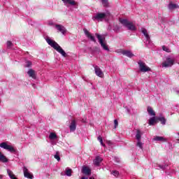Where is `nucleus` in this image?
I'll list each match as a JSON object with an SVG mask.
<instances>
[{
  "instance_id": "41",
  "label": "nucleus",
  "mask_w": 179,
  "mask_h": 179,
  "mask_svg": "<svg viewBox=\"0 0 179 179\" xmlns=\"http://www.w3.org/2000/svg\"><path fill=\"white\" fill-rule=\"evenodd\" d=\"M80 179H87V177L83 176Z\"/></svg>"
},
{
  "instance_id": "14",
  "label": "nucleus",
  "mask_w": 179,
  "mask_h": 179,
  "mask_svg": "<svg viewBox=\"0 0 179 179\" xmlns=\"http://www.w3.org/2000/svg\"><path fill=\"white\" fill-rule=\"evenodd\" d=\"M82 173L85 174V176H90L92 174V170H90V167L84 166L82 169Z\"/></svg>"
},
{
  "instance_id": "17",
  "label": "nucleus",
  "mask_w": 179,
  "mask_h": 179,
  "mask_svg": "<svg viewBox=\"0 0 179 179\" xmlns=\"http://www.w3.org/2000/svg\"><path fill=\"white\" fill-rule=\"evenodd\" d=\"M27 74L29 75V76L30 78H32L33 79H36V71L34 70H33L32 69H30L27 71Z\"/></svg>"
},
{
  "instance_id": "20",
  "label": "nucleus",
  "mask_w": 179,
  "mask_h": 179,
  "mask_svg": "<svg viewBox=\"0 0 179 179\" xmlns=\"http://www.w3.org/2000/svg\"><path fill=\"white\" fill-rule=\"evenodd\" d=\"M64 3H69V5H72V6H75L76 5V1L73 0H62Z\"/></svg>"
},
{
  "instance_id": "37",
  "label": "nucleus",
  "mask_w": 179,
  "mask_h": 179,
  "mask_svg": "<svg viewBox=\"0 0 179 179\" xmlns=\"http://www.w3.org/2000/svg\"><path fill=\"white\" fill-rule=\"evenodd\" d=\"M114 124H115V126H114V129H117V127H118V120H117V119H115L114 120Z\"/></svg>"
},
{
  "instance_id": "24",
  "label": "nucleus",
  "mask_w": 179,
  "mask_h": 179,
  "mask_svg": "<svg viewBox=\"0 0 179 179\" xmlns=\"http://www.w3.org/2000/svg\"><path fill=\"white\" fill-rule=\"evenodd\" d=\"M168 8L170 10H173V9H176V8H178V6L176 3H173V2L169 3Z\"/></svg>"
},
{
  "instance_id": "23",
  "label": "nucleus",
  "mask_w": 179,
  "mask_h": 179,
  "mask_svg": "<svg viewBox=\"0 0 179 179\" xmlns=\"http://www.w3.org/2000/svg\"><path fill=\"white\" fill-rule=\"evenodd\" d=\"M0 162H2L3 163L8 162V158L5 155L2 154L0 151Z\"/></svg>"
},
{
  "instance_id": "1",
  "label": "nucleus",
  "mask_w": 179,
  "mask_h": 179,
  "mask_svg": "<svg viewBox=\"0 0 179 179\" xmlns=\"http://www.w3.org/2000/svg\"><path fill=\"white\" fill-rule=\"evenodd\" d=\"M45 40L46 43H48L49 45H51L52 48H54V50L57 51V52L61 54L64 57H68V55H66L65 50H64V49H62V48H61L60 45L57 42H55V41L52 40L51 38H50V37H47Z\"/></svg>"
},
{
  "instance_id": "35",
  "label": "nucleus",
  "mask_w": 179,
  "mask_h": 179,
  "mask_svg": "<svg viewBox=\"0 0 179 179\" xmlns=\"http://www.w3.org/2000/svg\"><path fill=\"white\" fill-rule=\"evenodd\" d=\"M12 45H13V43H12V41H7V48H12Z\"/></svg>"
},
{
  "instance_id": "40",
  "label": "nucleus",
  "mask_w": 179,
  "mask_h": 179,
  "mask_svg": "<svg viewBox=\"0 0 179 179\" xmlns=\"http://www.w3.org/2000/svg\"><path fill=\"white\" fill-rule=\"evenodd\" d=\"M115 162H116V163H120V158L115 157Z\"/></svg>"
},
{
  "instance_id": "8",
  "label": "nucleus",
  "mask_w": 179,
  "mask_h": 179,
  "mask_svg": "<svg viewBox=\"0 0 179 179\" xmlns=\"http://www.w3.org/2000/svg\"><path fill=\"white\" fill-rule=\"evenodd\" d=\"M116 52H117V54H122V55H125L126 57H128V58H132V57H134V55L131 50L119 49L116 51Z\"/></svg>"
},
{
  "instance_id": "19",
  "label": "nucleus",
  "mask_w": 179,
  "mask_h": 179,
  "mask_svg": "<svg viewBox=\"0 0 179 179\" xmlns=\"http://www.w3.org/2000/svg\"><path fill=\"white\" fill-rule=\"evenodd\" d=\"M154 141H157V142H166V140L163 136H156L154 137Z\"/></svg>"
},
{
  "instance_id": "21",
  "label": "nucleus",
  "mask_w": 179,
  "mask_h": 179,
  "mask_svg": "<svg viewBox=\"0 0 179 179\" xmlns=\"http://www.w3.org/2000/svg\"><path fill=\"white\" fill-rule=\"evenodd\" d=\"M157 121H160L162 125H166V122L167 120L164 118V117H157Z\"/></svg>"
},
{
  "instance_id": "34",
  "label": "nucleus",
  "mask_w": 179,
  "mask_h": 179,
  "mask_svg": "<svg viewBox=\"0 0 179 179\" xmlns=\"http://www.w3.org/2000/svg\"><path fill=\"white\" fill-rule=\"evenodd\" d=\"M32 65V63L31 61H27L25 68H30V66Z\"/></svg>"
},
{
  "instance_id": "4",
  "label": "nucleus",
  "mask_w": 179,
  "mask_h": 179,
  "mask_svg": "<svg viewBox=\"0 0 179 179\" xmlns=\"http://www.w3.org/2000/svg\"><path fill=\"white\" fill-rule=\"evenodd\" d=\"M120 23L123 24V26L127 27L128 30H131L132 31H135V30H136L135 25H134L132 22H130L127 19L120 20Z\"/></svg>"
},
{
  "instance_id": "22",
  "label": "nucleus",
  "mask_w": 179,
  "mask_h": 179,
  "mask_svg": "<svg viewBox=\"0 0 179 179\" xmlns=\"http://www.w3.org/2000/svg\"><path fill=\"white\" fill-rule=\"evenodd\" d=\"M147 111L149 115H152V116L156 115V113L155 112V110H153V108H152V107L150 106L148 107Z\"/></svg>"
},
{
  "instance_id": "43",
  "label": "nucleus",
  "mask_w": 179,
  "mask_h": 179,
  "mask_svg": "<svg viewBox=\"0 0 179 179\" xmlns=\"http://www.w3.org/2000/svg\"><path fill=\"white\" fill-rule=\"evenodd\" d=\"M90 179H94V177H90Z\"/></svg>"
},
{
  "instance_id": "25",
  "label": "nucleus",
  "mask_w": 179,
  "mask_h": 179,
  "mask_svg": "<svg viewBox=\"0 0 179 179\" xmlns=\"http://www.w3.org/2000/svg\"><path fill=\"white\" fill-rule=\"evenodd\" d=\"M142 131L141 130L137 129L136 134V138L137 141H141V138H142Z\"/></svg>"
},
{
  "instance_id": "29",
  "label": "nucleus",
  "mask_w": 179,
  "mask_h": 179,
  "mask_svg": "<svg viewBox=\"0 0 179 179\" xmlns=\"http://www.w3.org/2000/svg\"><path fill=\"white\" fill-rule=\"evenodd\" d=\"M97 139L100 142L101 146H106V144L103 143V138L101 137V136H98Z\"/></svg>"
},
{
  "instance_id": "42",
  "label": "nucleus",
  "mask_w": 179,
  "mask_h": 179,
  "mask_svg": "<svg viewBox=\"0 0 179 179\" xmlns=\"http://www.w3.org/2000/svg\"><path fill=\"white\" fill-rule=\"evenodd\" d=\"M3 176L0 175V179H3Z\"/></svg>"
},
{
  "instance_id": "27",
  "label": "nucleus",
  "mask_w": 179,
  "mask_h": 179,
  "mask_svg": "<svg viewBox=\"0 0 179 179\" xmlns=\"http://www.w3.org/2000/svg\"><path fill=\"white\" fill-rule=\"evenodd\" d=\"M101 2L104 8H108V0H101Z\"/></svg>"
},
{
  "instance_id": "9",
  "label": "nucleus",
  "mask_w": 179,
  "mask_h": 179,
  "mask_svg": "<svg viewBox=\"0 0 179 179\" xmlns=\"http://www.w3.org/2000/svg\"><path fill=\"white\" fill-rule=\"evenodd\" d=\"M141 33L145 36L146 41L145 44H150L152 43V41L150 40V36H149V34L148 33V29L145 28H141Z\"/></svg>"
},
{
  "instance_id": "3",
  "label": "nucleus",
  "mask_w": 179,
  "mask_h": 179,
  "mask_svg": "<svg viewBox=\"0 0 179 179\" xmlns=\"http://www.w3.org/2000/svg\"><path fill=\"white\" fill-rule=\"evenodd\" d=\"M95 36L96 38L98 39V41L102 48L105 50V51H110V49H108V46L107 45V43L104 41H106V36L104 35H100L99 34H95Z\"/></svg>"
},
{
  "instance_id": "18",
  "label": "nucleus",
  "mask_w": 179,
  "mask_h": 179,
  "mask_svg": "<svg viewBox=\"0 0 179 179\" xmlns=\"http://www.w3.org/2000/svg\"><path fill=\"white\" fill-rule=\"evenodd\" d=\"M157 117H152L149 120V125H155V124H157Z\"/></svg>"
},
{
  "instance_id": "32",
  "label": "nucleus",
  "mask_w": 179,
  "mask_h": 179,
  "mask_svg": "<svg viewBox=\"0 0 179 179\" xmlns=\"http://www.w3.org/2000/svg\"><path fill=\"white\" fill-rule=\"evenodd\" d=\"M138 142H137V146H138V148H140V149H143V143L142 142H141V140H137Z\"/></svg>"
},
{
  "instance_id": "6",
  "label": "nucleus",
  "mask_w": 179,
  "mask_h": 179,
  "mask_svg": "<svg viewBox=\"0 0 179 179\" xmlns=\"http://www.w3.org/2000/svg\"><path fill=\"white\" fill-rule=\"evenodd\" d=\"M138 64L141 72H150L152 71V69L149 66H146V64L141 60H139Z\"/></svg>"
},
{
  "instance_id": "26",
  "label": "nucleus",
  "mask_w": 179,
  "mask_h": 179,
  "mask_svg": "<svg viewBox=\"0 0 179 179\" xmlns=\"http://www.w3.org/2000/svg\"><path fill=\"white\" fill-rule=\"evenodd\" d=\"M49 138L51 141H54L55 139H58V136H57V134L54 132H51L49 135Z\"/></svg>"
},
{
  "instance_id": "7",
  "label": "nucleus",
  "mask_w": 179,
  "mask_h": 179,
  "mask_svg": "<svg viewBox=\"0 0 179 179\" xmlns=\"http://www.w3.org/2000/svg\"><path fill=\"white\" fill-rule=\"evenodd\" d=\"M0 148H2L6 150H8V152H10V153H16V149H15L13 146L8 145V143L6 142L0 143Z\"/></svg>"
},
{
  "instance_id": "11",
  "label": "nucleus",
  "mask_w": 179,
  "mask_h": 179,
  "mask_svg": "<svg viewBox=\"0 0 179 179\" xmlns=\"http://www.w3.org/2000/svg\"><path fill=\"white\" fill-rule=\"evenodd\" d=\"M94 68L96 76H99V78H103V76H104V73H103L101 69H100L99 66H94Z\"/></svg>"
},
{
  "instance_id": "12",
  "label": "nucleus",
  "mask_w": 179,
  "mask_h": 179,
  "mask_svg": "<svg viewBox=\"0 0 179 179\" xmlns=\"http://www.w3.org/2000/svg\"><path fill=\"white\" fill-rule=\"evenodd\" d=\"M23 171H24V177H26V178H29V179L34 178L33 174L29 172V169H27V168H26L25 166L23 169Z\"/></svg>"
},
{
  "instance_id": "15",
  "label": "nucleus",
  "mask_w": 179,
  "mask_h": 179,
  "mask_svg": "<svg viewBox=\"0 0 179 179\" xmlns=\"http://www.w3.org/2000/svg\"><path fill=\"white\" fill-rule=\"evenodd\" d=\"M85 34L87 36L88 38H90L91 41H94V43H96V38H94L87 29H84Z\"/></svg>"
},
{
  "instance_id": "44",
  "label": "nucleus",
  "mask_w": 179,
  "mask_h": 179,
  "mask_svg": "<svg viewBox=\"0 0 179 179\" xmlns=\"http://www.w3.org/2000/svg\"><path fill=\"white\" fill-rule=\"evenodd\" d=\"M176 93H177L178 94H179V91H176Z\"/></svg>"
},
{
  "instance_id": "45",
  "label": "nucleus",
  "mask_w": 179,
  "mask_h": 179,
  "mask_svg": "<svg viewBox=\"0 0 179 179\" xmlns=\"http://www.w3.org/2000/svg\"><path fill=\"white\" fill-rule=\"evenodd\" d=\"M178 136H179V133H178Z\"/></svg>"
},
{
  "instance_id": "39",
  "label": "nucleus",
  "mask_w": 179,
  "mask_h": 179,
  "mask_svg": "<svg viewBox=\"0 0 179 179\" xmlns=\"http://www.w3.org/2000/svg\"><path fill=\"white\" fill-rule=\"evenodd\" d=\"M76 121H77V122H79V121H81V122H83V124H85L86 119H77Z\"/></svg>"
},
{
  "instance_id": "38",
  "label": "nucleus",
  "mask_w": 179,
  "mask_h": 179,
  "mask_svg": "<svg viewBox=\"0 0 179 179\" xmlns=\"http://www.w3.org/2000/svg\"><path fill=\"white\" fill-rule=\"evenodd\" d=\"M169 165H159V167L162 169V170H166V167H168Z\"/></svg>"
},
{
  "instance_id": "36",
  "label": "nucleus",
  "mask_w": 179,
  "mask_h": 179,
  "mask_svg": "<svg viewBox=\"0 0 179 179\" xmlns=\"http://www.w3.org/2000/svg\"><path fill=\"white\" fill-rule=\"evenodd\" d=\"M55 24H57L54 23V22H52V20L48 21L49 26H54L55 27Z\"/></svg>"
},
{
  "instance_id": "28",
  "label": "nucleus",
  "mask_w": 179,
  "mask_h": 179,
  "mask_svg": "<svg viewBox=\"0 0 179 179\" xmlns=\"http://www.w3.org/2000/svg\"><path fill=\"white\" fill-rule=\"evenodd\" d=\"M66 176H68V177H71L72 176V169H66L65 171Z\"/></svg>"
},
{
  "instance_id": "33",
  "label": "nucleus",
  "mask_w": 179,
  "mask_h": 179,
  "mask_svg": "<svg viewBox=\"0 0 179 179\" xmlns=\"http://www.w3.org/2000/svg\"><path fill=\"white\" fill-rule=\"evenodd\" d=\"M111 174H113V176L115 177H118V176H120V172L118 171H113Z\"/></svg>"
},
{
  "instance_id": "16",
  "label": "nucleus",
  "mask_w": 179,
  "mask_h": 179,
  "mask_svg": "<svg viewBox=\"0 0 179 179\" xmlns=\"http://www.w3.org/2000/svg\"><path fill=\"white\" fill-rule=\"evenodd\" d=\"M101 162H103V158H101L100 156H97L94 160V166H100V163H101Z\"/></svg>"
},
{
  "instance_id": "30",
  "label": "nucleus",
  "mask_w": 179,
  "mask_h": 179,
  "mask_svg": "<svg viewBox=\"0 0 179 179\" xmlns=\"http://www.w3.org/2000/svg\"><path fill=\"white\" fill-rule=\"evenodd\" d=\"M55 159L57 160V162H59L61 160V157H59V152H57L56 154L54 156Z\"/></svg>"
},
{
  "instance_id": "2",
  "label": "nucleus",
  "mask_w": 179,
  "mask_h": 179,
  "mask_svg": "<svg viewBox=\"0 0 179 179\" xmlns=\"http://www.w3.org/2000/svg\"><path fill=\"white\" fill-rule=\"evenodd\" d=\"M111 17V13L107 11L106 13H97L92 17V20L96 22H103V20L108 21V19Z\"/></svg>"
},
{
  "instance_id": "10",
  "label": "nucleus",
  "mask_w": 179,
  "mask_h": 179,
  "mask_svg": "<svg viewBox=\"0 0 179 179\" xmlns=\"http://www.w3.org/2000/svg\"><path fill=\"white\" fill-rule=\"evenodd\" d=\"M55 28L59 31L61 34H62L64 36H65L66 34V28H65V27H64L62 24H55Z\"/></svg>"
},
{
  "instance_id": "5",
  "label": "nucleus",
  "mask_w": 179,
  "mask_h": 179,
  "mask_svg": "<svg viewBox=\"0 0 179 179\" xmlns=\"http://www.w3.org/2000/svg\"><path fill=\"white\" fill-rule=\"evenodd\" d=\"M176 59L174 57H166V61L162 63L163 68H169L173 66Z\"/></svg>"
},
{
  "instance_id": "46",
  "label": "nucleus",
  "mask_w": 179,
  "mask_h": 179,
  "mask_svg": "<svg viewBox=\"0 0 179 179\" xmlns=\"http://www.w3.org/2000/svg\"><path fill=\"white\" fill-rule=\"evenodd\" d=\"M0 103H1V101H0Z\"/></svg>"
},
{
  "instance_id": "13",
  "label": "nucleus",
  "mask_w": 179,
  "mask_h": 179,
  "mask_svg": "<svg viewBox=\"0 0 179 179\" xmlns=\"http://www.w3.org/2000/svg\"><path fill=\"white\" fill-rule=\"evenodd\" d=\"M69 129L70 132H75V131H76V120L73 119L71 120Z\"/></svg>"
},
{
  "instance_id": "31",
  "label": "nucleus",
  "mask_w": 179,
  "mask_h": 179,
  "mask_svg": "<svg viewBox=\"0 0 179 179\" xmlns=\"http://www.w3.org/2000/svg\"><path fill=\"white\" fill-rule=\"evenodd\" d=\"M162 50H163V51H166V52H171L170 48H169L166 45L162 46Z\"/></svg>"
}]
</instances>
